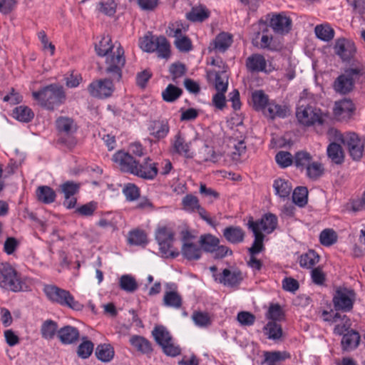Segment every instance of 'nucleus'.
Here are the masks:
<instances>
[{
  "label": "nucleus",
  "mask_w": 365,
  "mask_h": 365,
  "mask_svg": "<svg viewBox=\"0 0 365 365\" xmlns=\"http://www.w3.org/2000/svg\"><path fill=\"white\" fill-rule=\"evenodd\" d=\"M356 53L354 43L344 38V95L353 91L355 84L365 78V66Z\"/></svg>",
  "instance_id": "obj_1"
},
{
  "label": "nucleus",
  "mask_w": 365,
  "mask_h": 365,
  "mask_svg": "<svg viewBox=\"0 0 365 365\" xmlns=\"http://www.w3.org/2000/svg\"><path fill=\"white\" fill-rule=\"evenodd\" d=\"M113 160L120 165L121 170L145 180H153L158 173L157 163H153L149 157L139 163L130 154L118 151L113 156Z\"/></svg>",
  "instance_id": "obj_2"
},
{
  "label": "nucleus",
  "mask_w": 365,
  "mask_h": 365,
  "mask_svg": "<svg viewBox=\"0 0 365 365\" xmlns=\"http://www.w3.org/2000/svg\"><path fill=\"white\" fill-rule=\"evenodd\" d=\"M32 97L41 107L48 110H54L66 100L64 88L58 83H51L34 91Z\"/></svg>",
  "instance_id": "obj_3"
},
{
  "label": "nucleus",
  "mask_w": 365,
  "mask_h": 365,
  "mask_svg": "<svg viewBox=\"0 0 365 365\" xmlns=\"http://www.w3.org/2000/svg\"><path fill=\"white\" fill-rule=\"evenodd\" d=\"M0 287L13 292H26L29 289L21 274L8 262L0 264Z\"/></svg>",
  "instance_id": "obj_4"
},
{
  "label": "nucleus",
  "mask_w": 365,
  "mask_h": 365,
  "mask_svg": "<svg viewBox=\"0 0 365 365\" xmlns=\"http://www.w3.org/2000/svg\"><path fill=\"white\" fill-rule=\"evenodd\" d=\"M43 292L48 299L63 307L79 311L83 306L74 299L69 291L61 289L56 285L47 284L43 287Z\"/></svg>",
  "instance_id": "obj_5"
},
{
  "label": "nucleus",
  "mask_w": 365,
  "mask_h": 365,
  "mask_svg": "<svg viewBox=\"0 0 365 365\" xmlns=\"http://www.w3.org/2000/svg\"><path fill=\"white\" fill-rule=\"evenodd\" d=\"M175 232L171 227L167 226L158 227L155 233V240L159 249L165 257L175 258L179 255L178 251L172 250Z\"/></svg>",
  "instance_id": "obj_6"
},
{
  "label": "nucleus",
  "mask_w": 365,
  "mask_h": 365,
  "mask_svg": "<svg viewBox=\"0 0 365 365\" xmlns=\"http://www.w3.org/2000/svg\"><path fill=\"white\" fill-rule=\"evenodd\" d=\"M296 116L299 123L305 126L314 125H323L325 123L324 115L321 109L312 106H300L297 108Z\"/></svg>",
  "instance_id": "obj_7"
},
{
  "label": "nucleus",
  "mask_w": 365,
  "mask_h": 365,
  "mask_svg": "<svg viewBox=\"0 0 365 365\" xmlns=\"http://www.w3.org/2000/svg\"><path fill=\"white\" fill-rule=\"evenodd\" d=\"M125 63L124 49L120 45L113 54L106 56V73L112 80L120 81L122 78V69Z\"/></svg>",
  "instance_id": "obj_8"
},
{
  "label": "nucleus",
  "mask_w": 365,
  "mask_h": 365,
  "mask_svg": "<svg viewBox=\"0 0 365 365\" xmlns=\"http://www.w3.org/2000/svg\"><path fill=\"white\" fill-rule=\"evenodd\" d=\"M365 139L354 132H347L344 134V145L355 161L361 159L364 150Z\"/></svg>",
  "instance_id": "obj_9"
},
{
  "label": "nucleus",
  "mask_w": 365,
  "mask_h": 365,
  "mask_svg": "<svg viewBox=\"0 0 365 365\" xmlns=\"http://www.w3.org/2000/svg\"><path fill=\"white\" fill-rule=\"evenodd\" d=\"M113 81L110 77L92 81L88 86L89 94L94 98L104 99L111 96L114 91Z\"/></svg>",
  "instance_id": "obj_10"
},
{
  "label": "nucleus",
  "mask_w": 365,
  "mask_h": 365,
  "mask_svg": "<svg viewBox=\"0 0 365 365\" xmlns=\"http://www.w3.org/2000/svg\"><path fill=\"white\" fill-rule=\"evenodd\" d=\"M359 333L352 328V322L344 315V351L356 349L360 343Z\"/></svg>",
  "instance_id": "obj_11"
},
{
  "label": "nucleus",
  "mask_w": 365,
  "mask_h": 365,
  "mask_svg": "<svg viewBox=\"0 0 365 365\" xmlns=\"http://www.w3.org/2000/svg\"><path fill=\"white\" fill-rule=\"evenodd\" d=\"M334 309L330 310H324L322 312L323 319L326 322L334 323L340 318L339 312L342 310V288L339 287L336 291V294L333 298Z\"/></svg>",
  "instance_id": "obj_12"
},
{
  "label": "nucleus",
  "mask_w": 365,
  "mask_h": 365,
  "mask_svg": "<svg viewBox=\"0 0 365 365\" xmlns=\"http://www.w3.org/2000/svg\"><path fill=\"white\" fill-rule=\"evenodd\" d=\"M277 222V217L275 215L267 213L264 215L259 220L254 221L252 218L249 220L247 227H249V225L252 222L257 225L258 232L264 231L267 234H270L276 229Z\"/></svg>",
  "instance_id": "obj_13"
},
{
  "label": "nucleus",
  "mask_w": 365,
  "mask_h": 365,
  "mask_svg": "<svg viewBox=\"0 0 365 365\" xmlns=\"http://www.w3.org/2000/svg\"><path fill=\"white\" fill-rule=\"evenodd\" d=\"M269 24L275 33L284 34L291 30L292 20L281 13L274 15L270 19Z\"/></svg>",
  "instance_id": "obj_14"
},
{
  "label": "nucleus",
  "mask_w": 365,
  "mask_h": 365,
  "mask_svg": "<svg viewBox=\"0 0 365 365\" xmlns=\"http://www.w3.org/2000/svg\"><path fill=\"white\" fill-rule=\"evenodd\" d=\"M223 237L231 244H240L245 240V232L239 226H229L223 230Z\"/></svg>",
  "instance_id": "obj_15"
},
{
  "label": "nucleus",
  "mask_w": 365,
  "mask_h": 365,
  "mask_svg": "<svg viewBox=\"0 0 365 365\" xmlns=\"http://www.w3.org/2000/svg\"><path fill=\"white\" fill-rule=\"evenodd\" d=\"M246 67L252 73L266 71L267 61L259 53H254L246 59Z\"/></svg>",
  "instance_id": "obj_16"
},
{
  "label": "nucleus",
  "mask_w": 365,
  "mask_h": 365,
  "mask_svg": "<svg viewBox=\"0 0 365 365\" xmlns=\"http://www.w3.org/2000/svg\"><path fill=\"white\" fill-rule=\"evenodd\" d=\"M58 337L63 344H73L78 340L79 331L77 328L67 325L58 331Z\"/></svg>",
  "instance_id": "obj_17"
},
{
  "label": "nucleus",
  "mask_w": 365,
  "mask_h": 365,
  "mask_svg": "<svg viewBox=\"0 0 365 365\" xmlns=\"http://www.w3.org/2000/svg\"><path fill=\"white\" fill-rule=\"evenodd\" d=\"M214 277H216L214 274ZM242 274L240 272H232L228 269H225L222 274H220L219 277H215V280H218V282L221 284H223L226 286L233 287L237 285L242 281Z\"/></svg>",
  "instance_id": "obj_18"
},
{
  "label": "nucleus",
  "mask_w": 365,
  "mask_h": 365,
  "mask_svg": "<svg viewBox=\"0 0 365 365\" xmlns=\"http://www.w3.org/2000/svg\"><path fill=\"white\" fill-rule=\"evenodd\" d=\"M248 228L252 230L255 236L252 245L248 249V252L250 255H256L264 249L263 244L264 235L261 232H258L256 224L250 223Z\"/></svg>",
  "instance_id": "obj_19"
},
{
  "label": "nucleus",
  "mask_w": 365,
  "mask_h": 365,
  "mask_svg": "<svg viewBox=\"0 0 365 365\" xmlns=\"http://www.w3.org/2000/svg\"><path fill=\"white\" fill-rule=\"evenodd\" d=\"M181 253L186 259L195 261L200 259L202 251L197 245L193 242H185L181 248Z\"/></svg>",
  "instance_id": "obj_20"
},
{
  "label": "nucleus",
  "mask_w": 365,
  "mask_h": 365,
  "mask_svg": "<svg viewBox=\"0 0 365 365\" xmlns=\"http://www.w3.org/2000/svg\"><path fill=\"white\" fill-rule=\"evenodd\" d=\"M129 341L138 351L143 354H150L153 351L152 344L144 336L133 335L130 338Z\"/></svg>",
  "instance_id": "obj_21"
},
{
  "label": "nucleus",
  "mask_w": 365,
  "mask_h": 365,
  "mask_svg": "<svg viewBox=\"0 0 365 365\" xmlns=\"http://www.w3.org/2000/svg\"><path fill=\"white\" fill-rule=\"evenodd\" d=\"M57 130L66 135H71L77 130V125L74 120L68 117H59L56 121Z\"/></svg>",
  "instance_id": "obj_22"
},
{
  "label": "nucleus",
  "mask_w": 365,
  "mask_h": 365,
  "mask_svg": "<svg viewBox=\"0 0 365 365\" xmlns=\"http://www.w3.org/2000/svg\"><path fill=\"white\" fill-rule=\"evenodd\" d=\"M36 197L39 202L44 204L53 202L56 197V192L49 186L41 185L36 190Z\"/></svg>",
  "instance_id": "obj_23"
},
{
  "label": "nucleus",
  "mask_w": 365,
  "mask_h": 365,
  "mask_svg": "<svg viewBox=\"0 0 365 365\" xmlns=\"http://www.w3.org/2000/svg\"><path fill=\"white\" fill-rule=\"evenodd\" d=\"M328 158L332 163L340 165L342 163V147L336 142H331L327 148Z\"/></svg>",
  "instance_id": "obj_24"
},
{
  "label": "nucleus",
  "mask_w": 365,
  "mask_h": 365,
  "mask_svg": "<svg viewBox=\"0 0 365 365\" xmlns=\"http://www.w3.org/2000/svg\"><path fill=\"white\" fill-rule=\"evenodd\" d=\"M210 16V11L206 7L200 6L192 7L186 14V18L192 22H202Z\"/></svg>",
  "instance_id": "obj_25"
},
{
  "label": "nucleus",
  "mask_w": 365,
  "mask_h": 365,
  "mask_svg": "<svg viewBox=\"0 0 365 365\" xmlns=\"http://www.w3.org/2000/svg\"><path fill=\"white\" fill-rule=\"evenodd\" d=\"M173 148L178 154L182 155L187 158L193 157L192 153L190 152V144L185 142L180 133L175 136Z\"/></svg>",
  "instance_id": "obj_26"
},
{
  "label": "nucleus",
  "mask_w": 365,
  "mask_h": 365,
  "mask_svg": "<svg viewBox=\"0 0 365 365\" xmlns=\"http://www.w3.org/2000/svg\"><path fill=\"white\" fill-rule=\"evenodd\" d=\"M169 125L167 121L158 120L153 122L150 128V135L158 140L165 138L169 133Z\"/></svg>",
  "instance_id": "obj_27"
},
{
  "label": "nucleus",
  "mask_w": 365,
  "mask_h": 365,
  "mask_svg": "<svg viewBox=\"0 0 365 365\" xmlns=\"http://www.w3.org/2000/svg\"><path fill=\"white\" fill-rule=\"evenodd\" d=\"M152 335L157 344L160 346H163L165 343H169L173 339L170 332L163 325L155 326L152 331Z\"/></svg>",
  "instance_id": "obj_28"
},
{
  "label": "nucleus",
  "mask_w": 365,
  "mask_h": 365,
  "mask_svg": "<svg viewBox=\"0 0 365 365\" xmlns=\"http://www.w3.org/2000/svg\"><path fill=\"white\" fill-rule=\"evenodd\" d=\"M199 244L202 251L211 253L215 250V247L220 244V240L211 234L202 235L200 237Z\"/></svg>",
  "instance_id": "obj_29"
},
{
  "label": "nucleus",
  "mask_w": 365,
  "mask_h": 365,
  "mask_svg": "<svg viewBox=\"0 0 365 365\" xmlns=\"http://www.w3.org/2000/svg\"><path fill=\"white\" fill-rule=\"evenodd\" d=\"M58 324L51 319H47L41 327V334L42 338L46 340H51L56 334H58Z\"/></svg>",
  "instance_id": "obj_30"
},
{
  "label": "nucleus",
  "mask_w": 365,
  "mask_h": 365,
  "mask_svg": "<svg viewBox=\"0 0 365 365\" xmlns=\"http://www.w3.org/2000/svg\"><path fill=\"white\" fill-rule=\"evenodd\" d=\"M252 101L255 110H264L269 103V98L262 90L255 91L252 94Z\"/></svg>",
  "instance_id": "obj_31"
},
{
  "label": "nucleus",
  "mask_w": 365,
  "mask_h": 365,
  "mask_svg": "<svg viewBox=\"0 0 365 365\" xmlns=\"http://www.w3.org/2000/svg\"><path fill=\"white\" fill-rule=\"evenodd\" d=\"M163 304L168 307L180 309L182 307V299L181 296L175 291H168L165 292Z\"/></svg>",
  "instance_id": "obj_32"
},
{
  "label": "nucleus",
  "mask_w": 365,
  "mask_h": 365,
  "mask_svg": "<svg viewBox=\"0 0 365 365\" xmlns=\"http://www.w3.org/2000/svg\"><path fill=\"white\" fill-rule=\"evenodd\" d=\"M182 92L180 88L170 83L162 92V98L167 103H173L181 96Z\"/></svg>",
  "instance_id": "obj_33"
},
{
  "label": "nucleus",
  "mask_w": 365,
  "mask_h": 365,
  "mask_svg": "<svg viewBox=\"0 0 365 365\" xmlns=\"http://www.w3.org/2000/svg\"><path fill=\"white\" fill-rule=\"evenodd\" d=\"M119 287L126 292L133 293L138 289V284L134 277L130 274H123L119 279Z\"/></svg>",
  "instance_id": "obj_34"
},
{
  "label": "nucleus",
  "mask_w": 365,
  "mask_h": 365,
  "mask_svg": "<svg viewBox=\"0 0 365 365\" xmlns=\"http://www.w3.org/2000/svg\"><path fill=\"white\" fill-rule=\"evenodd\" d=\"M232 35L222 32L219 34L214 41L215 48L220 52H225L232 44Z\"/></svg>",
  "instance_id": "obj_35"
},
{
  "label": "nucleus",
  "mask_w": 365,
  "mask_h": 365,
  "mask_svg": "<svg viewBox=\"0 0 365 365\" xmlns=\"http://www.w3.org/2000/svg\"><path fill=\"white\" fill-rule=\"evenodd\" d=\"M96 357L103 362H109L114 356V349L110 344H100L96 349Z\"/></svg>",
  "instance_id": "obj_36"
},
{
  "label": "nucleus",
  "mask_w": 365,
  "mask_h": 365,
  "mask_svg": "<svg viewBox=\"0 0 365 365\" xmlns=\"http://www.w3.org/2000/svg\"><path fill=\"white\" fill-rule=\"evenodd\" d=\"M14 117L16 118L18 120L24 123H29L31 121V120L34 117V113L33 110L25 106H20L16 107L13 110Z\"/></svg>",
  "instance_id": "obj_37"
},
{
  "label": "nucleus",
  "mask_w": 365,
  "mask_h": 365,
  "mask_svg": "<svg viewBox=\"0 0 365 365\" xmlns=\"http://www.w3.org/2000/svg\"><path fill=\"white\" fill-rule=\"evenodd\" d=\"M273 187L276 195L282 198L287 197L292 189L290 183L282 178H278L274 181Z\"/></svg>",
  "instance_id": "obj_38"
},
{
  "label": "nucleus",
  "mask_w": 365,
  "mask_h": 365,
  "mask_svg": "<svg viewBox=\"0 0 365 365\" xmlns=\"http://www.w3.org/2000/svg\"><path fill=\"white\" fill-rule=\"evenodd\" d=\"M319 260V255L314 250H309V252L300 256L299 263L300 267L310 269L318 263Z\"/></svg>",
  "instance_id": "obj_39"
},
{
  "label": "nucleus",
  "mask_w": 365,
  "mask_h": 365,
  "mask_svg": "<svg viewBox=\"0 0 365 365\" xmlns=\"http://www.w3.org/2000/svg\"><path fill=\"white\" fill-rule=\"evenodd\" d=\"M156 51L158 53V56L161 58H168L170 54V46L168 40L164 36H160L156 37Z\"/></svg>",
  "instance_id": "obj_40"
},
{
  "label": "nucleus",
  "mask_w": 365,
  "mask_h": 365,
  "mask_svg": "<svg viewBox=\"0 0 365 365\" xmlns=\"http://www.w3.org/2000/svg\"><path fill=\"white\" fill-rule=\"evenodd\" d=\"M314 32L317 37L324 41H329L334 36L333 29L328 25H317L314 29Z\"/></svg>",
  "instance_id": "obj_41"
},
{
  "label": "nucleus",
  "mask_w": 365,
  "mask_h": 365,
  "mask_svg": "<svg viewBox=\"0 0 365 365\" xmlns=\"http://www.w3.org/2000/svg\"><path fill=\"white\" fill-rule=\"evenodd\" d=\"M264 329L267 331L268 338L273 340H279L283 334L282 326L277 322H269Z\"/></svg>",
  "instance_id": "obj_42"
},
{
  "label": "nucleus",
  "mask_w": 365,
  "mask_h": 365,
  "mask_svg": "<svg viewBox=\"0 0 365 365\" xmlns=\"http://www.w3.org/2000/svg\"><path fill=\"white\" fill-rule=\"evenodd\" d=\"M337 241V235L332 229H324L320 232L319 242L326 247L334 245Z\"/></svg>",
  "instance_id": "obj_43"
},
{
  "label": "nucleus",
  "mask_w": 365,
  "mask_h": 365,
  "mask_svg": "<svg viewBox=\"0 0 365 365\" xmlns=\"http://www.w3.org/2000/svg\"><path fill=\"white\" fill-rule=\"evenodd\" d=\"M312 155L307 151H299L293 157V163L298 168H306L312 161Z\"/></svg>",
  "instance_id": "obj_44"
},
{
  "label": "nucleus",
  "mask_w": 365,
  "mask_h": 365,
  "mask_svg": "<svg viewBox=\"0 0 365 365\" xmlns=\"http://www.w3.org/2000/svg\"><path fill=\"white\" fill-rule=\"evenodd\" d=\"M308 190L305 187H297L292 193L293 202L299 207H304L307 203Z\"/></svg>",
  "instance_id": "obj_45"
},
{
  "label": "nucleus",
  "mask_w": 365,
  "mask_h": 365,
  "mask_svg": "<svg viewBox=\"0 0 365 365\" xmlns=\"http://www.w3.org/2000/svg\"><path fill=\"white\" fill-rule=\"evenodd\" d=\"M156 37L153 36L151 33L148 32L140 40V48L148 53L154 52L156 50L155 40Z\"/></svg>",
  "instance_id": "obj_46"
},
{
  "label": "nucleus",
  "mask_w": 365,
  "mask_h": 365,
  "mask_svg": "<svg viewBox=\"0 0 365 365\" xmlns=\"http://www.w3.org/2000/svg\"><path fill=\"white\" fill-rule=\"evenodd\" d=\"M111 38L110 36H104L102 38L98 45H96V51L98 56H108L109 52L112 51L113 46L110 44Z\"/></svg>",
  "instance_id": "obj_47"
},
{
  "label": "nucleus",
  "mask_w": 365,
  "mask_h": 365,
  "mask_svg": "<svg viewBox=\"0 0 365 365\" xmlns=\"http://www.w3.org/2000/svg\"><path fill=\"white\" fill-rule=\"evenodd\" d=\"M128 242L131 245L145 246L148 243L147 235L142 230L131 231L129 233Z\"/></svg>",
  "instance_id": "obj_48"
},
{
  "label": "nucleus",
  "mask_w": 365,
  "mask_h": 365,
  "mask_svg": "<svg viewBox=\"0 0 365 365\" xmlns=\"http://www.w3.org/2000/svg\"><path fill=\"white\" fill-rule=\"evenodd\" d=\"M307 175L312 180H317L324 173V167L318 162L310 163L306 168Z\"/></svg>",
  "instance_id": "obj_49"
},
{
  "label": "nucleus",
  "mask_w": 365,
  "mask_h": 365,
  "mask_svg": "<svg viewBox=\"0 0 365 365\" xmlns=\"http://www.w3.org/2000/svg\"><path fill=\"white\" fill-rule=\"evenodd\" d=\"M182 205L186 211L191 212H195L200 206L197 197L191 194L186 195L182 198Z\"/></svg>",
  "instance_id": "obj_50"
},
{
  "label": "nucleus",
  "mask_w": 365,
  "mask_h": 365,
  "mask_svg": "<svg viewBox=\"0 0 365 365\" xmlns=\"http://www.w3.org/2000/svg\"><path fill=\"white\" fill-rule=\"evenodd\" d=\"M265 361L267 363L276 364L277 361L285 360L291 357L290 354L287 351H267L264 354Z\"/></svg>",
  "instance_id": "obj_51"
},
{
  "label": "nucleus",
  "mask_w": 365,
  "mask_h": 365,
  "mask_svg": "<svg viewBox=\"0 0 365 365\" xmlns=\"http://www.w3.org/2000/svg\"><path fill=\"white\" fill-rule=\"evenodd\" d=\"M267 107V113L265 114L271 118H274L275 117L284 118L287 115L286 110L282 106L274 102H269Z\"/></svg>",
  "instance_id": "obj_52"
},
{
  "label": "nucleus",
  "mask_w": 365,
  "mask_h": 365,
  "mask_svg": "<svg viewBox=\"0 0 365 365\" xmlns=\"http://www.w3.org/2000/svg\"><path fill=\"white\" fill-rule=\"evenodd\" d=\"M267 316V318L272 320L271 322H277V323L284 319V314L278 304L270 305Z\"/></svg>",
  "instance_id": "obj_53"
},
{
  "label": "nucleus",
  "mask_w": 365,
  "mask_h": 365,
  "mask_svg": "<svg viewBox=\"0 0 365 365\" xmlns=\"http://www.w3.org/2000/svg\"><path fill=\"white\" fill-rule=\"evenodd\" d=\"M228 86V77L225 71L215 73V88L217 92H226Z\"/></svg>",
  "instance_id": "obj_54"
},
{
  "label": "nucleus",
  "mask_w": 365,
  "mask_h": 365,
  "mask_svg": "<svg viewBox=\"0 0 365 365\" xmlns=\"http://www.w3.org/2000/svg\"><path fill=\"white\" fill-rule=\"evenodd\" d=\"M275 160L281 168H287L293 163V156L289 152L279 151L275 155Z\"/></svg>",
  "instance_id": "obj_55"
},
{
  "label": "nucleus",
  "mask_w": 365,
  "mask_h": 365,
  "mask_svg": "<svg viewBox=\"0 0 365 365\" xmlns=\"http://www.w3.org/2000/svg\"><path fill=\"white\" fill-rule=\"evenodd\" d=\"M356 114V106L350 98H344V120H351Z\"/></svg>",
  "instance_id": "obj_56"
},
{
  "label": "nucleus",
  "mask_w": 365,
  "mask_h": 365,
  "mask_svg": "<svg viewBox=\"0 0 365 365\" xmlns=\"http://www.w3.org/2000/svg\"><path fill=\"white\" fill-rule=\"evenodd\" d=\"M80 189V185L73 181H67L61 185V190L64 195L65 198L73 197Z\"/></svg>",
  "instance_id": "obj_57"
},
{
  "label": "nucleus",
  "mask_w": 365,
  "mask_h": 365,
  "mask_svg": "<svg viewBox=\"0 0 365 365\" xmlns=\"http://www.w3.org/2000/svg\"><path fill=\"white\" fill-rule=\"evenodd\" d=\"M194 323L200 327H207L211 324V320L207 313L195 312L192 315Z\"/></svg>",
  "instance_id": "obj_58"
},
{
  "label": "nucleus",
  "mask_w": 365,
  "mask_h": 365,
  "mask_svg": "<svg viewBox=\"0 0 365 365\" xmlns=\"http://www.w3.org/2000/svg\"><path fill=\"white\" fill-rule=\"evenodd\" d=\"M356 300V294L353 289L344 288V312L352 309Z\"/></svg>",
  "instance_id": "obj_59"
},
{
  "label": "nucleus",
  "mask_w": 365,
  "mask_h": 365,
  "mask_svg": "<svg viewBox=\"0 0 365 365\" xmlns=\"http://www.w3.org/2000/svg\"><path fill=\"white\" fill-rule=\"evenodd\" d=\"M123 193L128 201H134L140 196L138 187L134 184H128L123 189Z\"/></svg>",
  "instance_id": "obj_60"
},
{
  "label": "nucleus",
  "mask_w": 365,
  "mask_h": 365,
  "mask_svg": "<svg viewBox=\"0 0 365 365\" xmlns=\"http://www.w3.org/2000/svg\"><path fill=\"white\" fill-rule=\"evenodd\" d=\"M93 350V344L91 341L82 342L78 347V355L82 359L88 358Z\"/></svg>",
  "instance_id": "obj_61"
},
{
  "label": "nucleus",
  "mask_w": 365,
  "mask_h": 365,
  "mask_svg": "<svg viewBox=\"0 0 365 365\" xmlns=\"http://www.w3.org/2000/svg\"><path fill=\"white\" fill-rule=\"evenodd\" d=\"M174 44L181 52H188L192 50V42L190 39L185 36H182L178 39H175Z\"/></svg>",
  "instance_id": "obj_62"
},
{
  "label": "nucleus",
  "mask_w": 365,
  "mask_h": 365,
  "mask_svg": "<svg viewBox=\"0 0 365 365\" xmlns=\"http://www.w3.org/2000/svg\"><path fill=\"white\" fill-rule=\"evenodd\" d=\"M237 318L240 324L243 326H251L255 321V315L248 312H239Z\"/></svg>",
  "instance_id": "obj_63"
},
{
  "label": "nucleus",
  "mask_w": 365,
  "mask_h": 365,
  "mask_svg": "<svg viewBox=\"0 0 365 365\" xmlns=\"http://www.w3.org/2000/svg\"><path fill=\"white\" fill-rule=\"evenodd\" d=\"M96 203L94 202H90L86 203L76 210V212L78 213L82 216H91L93 215L96 210Z\"/></svg>",
  "instance_id": "obj_64"
}]
</instances>
